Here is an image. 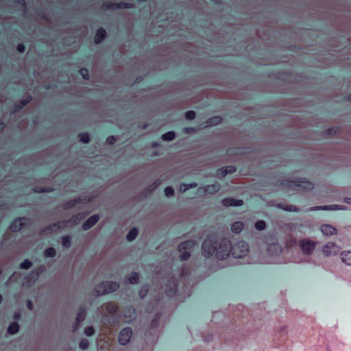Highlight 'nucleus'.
Wrapping results in <instances>:
<instances>
[{"instance_id": "obj_1", "label": "nucleus", "mask_w": 351, "mask_h": 351, "mask_svg": "<svg viewBox=\"0 0 351 351\" xmlns=\"http://www.w3.org/2000/svg\"><path fill=\"white\" fill-rule=\"evenodd\" d=\"M232 245L228 238H223L218 243V239L216 235H211L207 237L202 245V253L206 258L215 256L218 259H224L232 254Z\"/></svg>"}, {"instance_id": "obj_2", "label": "nucleus", "mask_w": 351, "mask_h": 351, "mask_svg": "<svg viewBox=\"0 0 351 351\" xmlns=\"http://www.w3.org/2000/svg\"><path fill=\"white\" fill-rule=\"evenodd\" d=\"M118 282L104 281L96 285L93 292L97 296L116 291L119 288Z\"/></svg>"}, {"instance_id": "obj_3", "label": "nucleus", "mask_w": 351, "mask_h": 351, "mask_svg": "<svg viewBox=\"0 0 351 351\" xmlns=\"http://www.w3.org/2000/svg\"><path fill=\"white\" fill-rule=\"evenodd\" d=\"M279 184L283 187H299L305 191H311L314 188L313 182L301 179L282 180Z\"/></svg>"}, {"instance_id": "obj_4", "label": "nucleus", "mask_w": 351, "mask_h": 351, "mask_svg": "<svg viewBox=\"0 0 351 351\" xmlns=\"http://www.w3.org/2000/svg\"><path fill=\"white\" fill-rule=\"evenodd\" d=\"M249 252L248 244L241 240L234 243L232 247V256L234 258L245 256Z\"/></svg>"}, {"instance_id": "obj_5", "label": "nucleus", "mask_w": 351, "mask_h": 351, "mask_svg": "<svg viewBox=\"0 0 351 351\" xmlns=\"http://www.w3.org/2000/svg\"><path fill=\"white\" fill-rule=\"evenodd\" d=\"M195 245V242L192 240L182 242L178 245V252L180 253V259L182 261H187L191 257V252L189 251Z\"/></svg>"}, {"instance_id": "obj_6", "label": "nucleus", "mask_w": 351, "mask_h": 351, "mask_svg": "<svg viewBox=\"0 0 351 351\" xmlns=\"http://www.w3.org/2000/svg\"><path fill=\"white\" fill-rule=\"evenodd\" d=\"M101 9L104 10H116L118 9H128L134 8V5L131 3L119 2L114 3L111 1H106L101 4Z\"/></svg>"}, {"instance_id": "obj_7", "label": "nucleus", "mask_w": 351, "mask_h": 351, "mask_svg": "<svg viewBox=\"0 0 351 351\" xmlns=\"http://www.w3.org/2000/svg\"><path fill=\"white\" fill-rule=\"evenodd\" d=\"M299 246L304 254L310 255L315 250L316 243L309 239H302L299 241Z\"/></svg>"}, {"instance_id": "obj_8", "label": "nucleus", "mask_w": 351, "mask_h": 351, "mask_svg": "<svg viewBox=\"0 0 351 351\" xmlns=\"http://www.w3.org/2000/svg\"><path fill=\"white\" fill-rule=\"evenodd\" d=\"M145 335V341L149 347H154L158 342L160 330H143Z\"/></svg>"}, {"instance_id": "obj_9", "label": "nucleus", "mask_w": 351, "mask_h": 351, "mask_svg": "<svg viewBox=\"0 0 351 351\" xmlns=\"http://www.w3.org/2000/svg\"><path fill=\"white\" fill-rule=\"evenodd\" d=\"M164 291L168 297L175 296L177 293V280L173 278L169 279L165 285Z\"/></svg>"}, {"instance_id": "obj_10", "label": "nucleus", "mask_w": 351, "mask_h": 351, "mask_svg": "<svg viewBox=\"0 0 351 351\" xmlns=\"http://www.w3.org/2000/svg\"><path fill=\"white\" fill-rule=\"evenodd\" d=\"M90 200V198L88 197H79L66 202L62 207L64 210H69L74 208L77 204H87Z\"/></svg>"}, {"instance_id": "obj_11", "label": "nucleus", "mask_w": 351, "mask_h": 351, "mask_svg": "<svg viewBox=\"0 0 351 351\" xmlns=\"http://www.w3.org/2000/svg\"><path fill=\"white\" fill-rule=\"evenodd\" d=\"M26 221L27 219L25 217H16L10 223L9 229L12 232H18L24 228Z\"/></svg>"}, {"instance_id": "obj_12", "label": "nucleus", "mask_w": 351, "mask_h": 351, "mask_svg": "<svg viewBox=\"0 0 351 351\" xmlns=\"http://www.w3.org/2000/svg\"><path fill=\"white\" fill-rule=\"evenodd\" d=\"M118 342L122 346L127 345L133 335L134 330H119Z\"/></svg>"}, {"instance_id": "obj_13", "label": "nucleus", "mask_w": 351, "mask_h": 351, "mask_svg": "<svg viewBox=\"0 0 351 351\" xmlns=\"http://www.w3.org/2000/svg\"><path fill=\"white\" fill-rule=\"evenodd\" d=\"M220 189V185L218 182L206 185L199 188V191L204 195L210 194L213 195L217 193Z\"/></svg>"}, {"instance_id": "obj_14", "label": "nucleus", "mask_w": 351, "mask_h": 351, "mask_svg": "<svg viewBox=\"0 0 351 351\" xmlns=\"http://www.w3.org/2000/svg\"><path fill=\"white\" fill-rule=\"evenodd\" d=\"M66 224H67L66 221H62L53 223L45 227V228H43V230H42L40 232V234L43 235L48 232H52L54 229L56 230L62 229V228H64Z\"/></svg>"}, {"instance_id": "obj_15", "label": "nucleus", "mask_w": 351, "mask_h": 351, "mask_svg": "<svg viewBox=\"0 0 351 351\" xmlns=\"http://www.w3.org/2000/svg\"><path fill=\"white\" fill-rule=\"evenodd\" d=\"M86 317V309L84 306H80L75 317V326L72 329H78L80 324L85 319Z\"/></svg>"}, {"instance_id": "obj_16", "label": "nucleus", "mask_w": 351, "mask_h": 351, "mask_svg": "<svg viewBox=\"0 0 351 351\" xmlns=\"http://www.w3.org/2000/svg\"><path fill=\"white\" fill-rule=\"evenodd\" d=\"M99 220V215H93L88 218L83 223H82V229L84 230H88L93 227Z\"/></svg>"}, {"instance_id": "obj_17", "label": "nucleus", "mask_w": 351, "mask_h": 351, "mask_svg": "<svg viewBox=\"0 0 351 351\" xmlns=\"http://www.w3.org/2000/svg\"><path fill=\"white\" fill-rule=\"evenodd\" d=\"M346 206L338 205V204H332L328 206H314L310 208L311 211L315 210H345Z\"/></svg>"}, {"instance_id": "obj_18", "label": "nucleus", "mask_w": 351, "mask_h": 351, "mask_svg": "<svg viewBox=\"0 0 351 351\" xmlns=\"http://www.w3.org/2000/svg\"><path fill=\"white\" fill-rule=\"evenodd\" d=\"M221 203L225 207L241 206L243 204V201L233 197H226L222 199Z\"/></svg>"}, {"instance_id": "obj_19", "label": "nucleus", "mask_w": 351, "mask_h": 351, "mask_svg": "<svg viewBox=\"0 0 351 351\" xmlns=\"http://www.w3.org/2000/svg\"><path fill=\"white\" fill-rule=\"evenodd\" d=\"M101 310L110 315H114L118 311L119 306L114 302H106L101 306Z\"/></svg>"}, {"instance_id": "obj_20", "label": "nucleus", "mask_w": 351, "mask_h": 351, "mask_svg": "<svg viewBox=\"0 0 351 351\" xmlns=\"http://www.w3.org/2000/svg\"><path fill=\"white\" fill-rule=\"evenodd\" d=\"M338 251L337 246L334 243H328L322 249V252L326 256L336 254Z\"/></svg>"}, {"instance_id": "obj_21", "label": "nucleus", "mask_w": 351, "mask_h": 351, "mask_svg": "<svg viewBox=\"0 0 351 351\" xmlns=\"http://www.w3.org/2000/svg\"><path fill=\"white\" fill-rule=\"evenodd\" d=\"M237 171V168L234 165H228L222 167L217 170V173L221 177H225L228 174H232Z\"/></svg>"}, {"instance_id": "obj_22", "label": "nucleus", "mask_w": 351, "mask_h": 351, "mask_svg": "<svg viewBox=\"0 0 351 351\" xmlns=\"http://www.w3.org/2000/svg\"><path fill=\"white\" fill-rule=\"evenodd\" d=\"M282 251V246L278 243H273L268 245L267 253L270 256L278 255Z\"/></svg>"}, {"instance_id": "obj_23", "label": "nucleus", "mask_w": 351, "mask_h": 351, "mask_svg": "<svg viewBox=\"0 0 351 351\" xmlns=\"http://www.w3.org/2000/svg\"><path fill=\"white\" fill-rule=\"evenodd\" d=\"M107 36L106 31L103 27H99L97 29L95 37L94 42L96 44H99L103 42V40L106 38Z\"/></svg>"}, {"instance_id": "obj_24", "label": "nucleus", "mask_w": 351, "mask_h": 351, "mask_svg": "<svg viewBox=\"0 0 351 351\" xmlns=\"http://www.w3.org/2000/svg\"><path fill=\"white\" fill-rule=\"evenodd\" d=\"M321 232L327 236H332L337 234V229L329 224H323L320 227Z\"/></svg>"}, {"instance_id": "obj_25", "label": "nucleus", "mask_w": 351, "mask_h": 351, "mask_svg": "<svg viewBox=\"0 0 351 351\" xmlns=\"http://www.w3.org/2000/svg\"><path fill=\"white\" fill-rule=\"evenodd\" d=\"M222 121H223V119L221 116H214L213 117L208 119L204 122V124H205L204 127L207 128L209 126H215V125H219L222 122Z\"/></svg>"}, {"instance_id": "obj_26", "label": "nucleus", "mask_w": 351, "mask_h": 351, "mask_svg": "<svg viewBox=\"0 0 351 351\" xmlns=\"http://www.w3.org/2000/svg\"><path fill=\"white\" fill-rule=\"evenodd\" d=\"M125 279L128 284L136 285L139 281V274L136 271H132L127 275Z\"/></svg>"}, {"instance_id": "obj_27", "label": "nucleus", "mask_w": 351, "mask_h": 351, "mask_svg": "<svg viewBox=\"0 0 351 351\" xmlns=\"http://www.w3.org/2000/svg\"><path fill=\"white\" fill-rule=\"evenodd\" d=\"M276 207L278 208H280L282 210H284L286 211H289V212H298V208L296 206L287 204L285 203H282V202L278 203L276 204Z\"/></svg>"}, {"instance_id": "obj_28", "label": "nucleus", "mask_w": 351, "mask_h": 351, "mask_svg": "<svg viewBox=\"0 0 351 351\" xmlns=\"http://www.w3.org/2000/svg\"><path fill=\"white\" fill-rule=\"evenodd\" d=\"M44 267L43 265L38 266L37 267L34 268L29 274H28V277L30 276L32 278L36 280L39 276L44 271Z\"/></svg>"}, {"instance_id": "obj_29", "label": "nucleus", "mask_w": 351, "mask_h": 351, "mask_svg": "<svg viewBox=\"0 0 351 351\" xmlns=\"http://www.w3.org/2000/svg\"><path fill=\"white\" fill-rule=\"evenodd\" d=\"M86 217V214L84 213H79L69 219L66 220L67 223H72L73 224L78 223L81 220H82Z\"/></svg>"}, {"instance_id": "obj_30", "label": "nucleus", "mask_w": 351, "mask_h": 351, "mask_svg": "<svg viewBox=\"0 0 351 351\" xmlns=\"http://www.w3.org/2000/svg\"><path fill=\"white\" fill-rule=\"evenodd\" d=\"M343 263L347 265H351V251H343L341 254Z\"/></svg>"}, {"instance_id": "obj_31", "label": "nucleus", "mask_w": 351, "mask_h": 351, "mask_svg": "<svg viewBox=\"0 0 351 351\" xmlns=\"http://www.w3.org/2000/svg\"><path fill=\"white\" fill-rule=\"evenodd\" d=\"M244 228V224L241 221L234 222L231 225V230L235 234L240 233Z\"/></svg>"}, {"instance_id": "obj_32", "label": "nucleus", "mask_w": 351, "mask_h": 351, "mask_svg": "<svg viewBox=\"0 0 351 351\" xmlns=\"http://www.w3.org/2000/svg\"><path fill=\"white\" fill-rule=\"evenodd\" d=\"M32 190L34 193H43L53 192L54 189L51 186H34Z\"/></svg>"}, {"instance_id": "obj_33", "label": "nucleus", "mask_w": 351, "mask_h": 351, "mask_svg": "<svg viewBox=\"0 0 351 351\" xmlns=\"http://www.w3.org/2000/svg\"><path fill=\"white\" fill-rule=\"evenodd\" d=\"M243 149H244L243 147L229 148L226 150V154L228 156H235V155L243 154Z\"/></svg>"}, {"instance_id": "obj_34", "label": "nucleus", "mask_w": 351, "mask_h": 351, "mask_svg": "<svg viewBox=\"0 0 351 351\" xmlns=\"http://www.w3.org/2000/svg\"><path fill=\"white\" fill-rule=\"evenodd\" d=\"M138 234V229L136 228H132L128 233L126 238L129 241H134Z\"/></svg>"}, {"instance_id": "obj_35", "label": "nucleus", "mask_w": 351, "mask_h": 351, "mask_svg": "<svg viewBox=\"0 0 351 351\" xmlns=\"http://www.w3.org/2000/svg\"><path fill=\"white\" fill-rule=\"evenodd\" d=\"M72 237L70 235H64L61 238L62 245L66 248H69L71 246Z\"/></svg>"}, {"instance_id": "obj_36", "label": "nucleus", "mask_w": 351, "mask_h": 351, "mask_svg": "<svg viewBox=\"0 0 351 351\" xmlns=\"http://www.w3.org/2000/svg\"><path fill=\"white\" fill-rule=\"evenodd\" d=\"M176 138V133L173 131H169L161 136L163 141H173Z\"/></svg>"}, {"instance_id": "obj_37", "label": "nucleus", "mask_w": 351, "mask_h": 351, "mask_svg": "<svg viewBox=\"0 0 351 351\" xmlns=\"http://www.w3.org/2000/svg\"><path fill=\"white\" fill-rule=\"evenodd\" d=\"M340 132V128L339 127H332L324 130V134L333 136Z\"/></svg>"}, {"instance_id": "obj_38", "label": "nucleus", "mask_w": 351, "mask_h": 351, "mask_svg": "<svg viewBox=\"0 0 351 351\" xmlns=\"http://www.w3.org/2000/svg\"><path fill=\"white\" fill-rule=\"evenodd\" d=\"M79 140L83 143H88L90 141V136L88 132H81L78 134Z\"/></svg>"}, {"instance_id": "obj_39", "label": "nucleus", "mask_w": 351, "mask_h": 351, "mask_svg": "<svg viewBox=\"0 0 351 351\" xmlns=\"http://www.w3.org/2000/svg\"><path fill=\"white\" fill-rule=\"evenodd\" d=\"M56 251L52 247H48L44 251V256L47 258H53L56 256Z\"/></svg>"}, {"instance_id": "obj_40", "label": "nucleus", "mask_w": 351, "mask_h": 351, "mask_svg": "<svg viewBox=\"0 0 351 351\" xmlns=\"http://www.w3.org/2000/svg\"><path fill=\"white\" fill-rule=\"evenodd\" d=\"M266 223L263 220H258L255 222L254 227L257 230H263L266 228Z\"/></svg>"}, {"instance_id": "obj_41", "label": "nucleus", "mask_w": 351, "mask_h": 351, "mask_svg": "<svg viewBox=\"0 0 351 351\" xmlns=\"http://www.w3.org/2000/svg\"><path fill=\"white\" fill-rule=\"evenodd\" d=\"M89 341L87 339H82L79 343V347L82 350H86L89 347Z\"/></svg>"}, {"instance_id": "obj_42", "label": "nucleus", "mask_w": 351, "mask_h": 351, "mask_svg": "<svg viewBox=\"0 0 351 351\" xmlns=\"http://www.w3.org/2000/svg\"><path fill=\"white\" fill-rule=\"evenodd\" d=\"M32 100V97L31 95H28L25 99L21 100L18 104L20 105L19 108H23L25 107Z\"/></svg>"}, {"instance_id": "obj_43", "label": "nucleus", "mask_w": 351, "mask_h": 351, "mask_svg": "<svg viewBox=\"0 0 351 351\" xmlns=\"http://www.w3.org/2000/svg\"><path fill=\"white\" fill-rule=\"evenodd\" d=\"M32 266V263L29 259H25L21 264L20 267L23 269H28Z\"/></svg>"}, {"instance_id": "obj_44", "label": "nucleus", "mask_w": 351, "mask_h": 351, "mask_svg": "<svg viewBox=\"0 0 351 351\" xmlns=\"http://www.w3.org/2000/svg\"><path fill=\"white\" fill-rule=\"evenodd\" d=\"M79 73L83 79L88 80L89 79V71L86 68H82L79 71Z\"/></svg>"}, {"instance_id": "obj_45", "label": "nucleus", "mask_w": 351, "mask_h": 351, "mask_svg": "<svg viewBox=\"0 0 351 351\" xmlns=\"http://www.w3.org/2000/svg\"><path fill=\"white\" fill-rule=\"evenodd\" d=\"M103 330H83L84 335L87 337H91L96 335H101Z\"/></svg>"}, {"instance_id": "obj_46", "label": "nucleus", "mask_w": 351, "mask_h": 351, "mask_svg": "<svg viewBox=\"0 0 351 351\" xmlns=\"http://www.w3.org/2000/svg\"><path fill=\"white\" fill-rule=\"evenodd\" d=\"M205 342H211L214 339V335L213 333H208L206 335L202 334Z\"/></svg>"}, {"instance_id": "obj_47", "label": "nucleus", "mask_w": 351, "mask_h": 351, "mask_svg": "<svg viewBox=\"0 0 351 351\" xmlns=\"http://www.w3.org/2000/svg\"><path fill=\"white\" fill-rule=\"evenodd\" d=\"M165 194L167 197H171L174 195V189L171 186H167L165 190Z\"/></svg>"}, {"instance_id": "obj_48", "label": "nucleus", "mask_w": 351, "mask_h": 351, "mask_svg": "<svg viewBox=\"0 0 351 351\" xmlns=\"http://www.w3.org/2000/svg\"><path fill=\"white\" fill-rule=\"evenodd\" d=\"M148 291H149V285H144L139 293L141 298H143L147 295Z\"/></svg>"}, {"instance_id": "obj_49", "label": "nucleus", "mask_w": 351, "mask_h": 351, "mask_svg": "<svg viewBox=\"0 0 351 351\" xmlns=\"http://www.w3.org/2000/svg\"><path fill=\"white\" fill-rule=\"evenodd\" d=\"M185 117L188 120H193L195 117V112L193 110H189L185 113Z\"/></svg>"}, {"instance_id": "obj_50", "label": "nucleus", "mask_w": 351, "mask_h": 351, "mask_svg": "<svg viewBox=\"0 0 351 351\" xmlns=\"http://www.w3.org/2000/svg\"><path fill=\"white\" fill-rule=\"evenodd\" d=\"M117 140V137L112 135L107 137V138L106 139V142L108 145H112L115 143Z\"/></svg>"}, {"instance_id": "obj_51", "label": "nucleus", "mask_w": 351, "mask_h": 351, "mask_svg": "<svg viewBox=\"0 0 351 351\" xmlns=\"http://www.w3.org/2000/svg\"><path fill=\"white\" fill-rule=\"evenodd\" d=\"M14 2L24 10L27 8V3L25 0H14Z\"/></svg>"}, {"instance_id": "obj_52", "label": "nucleus", "mask_w": 351, "mask_h": 351, "mask_svg": "<svg viewBox=\"0 0 351 351\" xmlns=\"http://www.w3.org/2000/svg\"><path fill=\"white\" fill-rule=\"evenodd\" d=\"M20 105L16 104H14L12 108H11L10 112L11 114H15L18 112L19 110H21L22 108H19Z\"/></svg>"}, {"instance_id": "obj_53", "label": "nucleus", "mask_w": 351, "mask_h": 351, "mask_svg": "<svg viewBox=\"0 0 351 351\" xmlns=\"http://www.w3.org/2000/svg\"><path fill=\"white\" fill-rule=\"evenodd\" d=\"M16 50L19 53H23L25 51V46L23 43H19L16 46Z\"/></svg>"}, {"instance_id": "obj_54", "label": "nucleus", "mask_w": 351, "mask_h": 351, "mask_svg": "<svg viewBox=\"0 0 351 351\" xmlns=\"http://www.w3.org/2000/svg\"><path fill=\"white\" fill-rule=\"evenodd\" d=\"M183 132L185 134H191L195 132V128L193 127H185Z\"/></svg>"}, {"instance_id": "obj_55", "label": "nucleus", "mask_w": 351, "mask_h": 351, "mask_svg": "<svg viewBox=\"0 0 351 351\" xmlns=\"http://www.w3.org/2000/svg\"><path fill=\"white\" fill-rule=\"evenodd\" d=\"M188 189H189V187L188 186L187 184H184V183H182L180 185V191L182 192V193H184L186 192Z\"/></svg>"}, {"instance_id": "obj_56", "label": "nucleus", "mask_w": 351, "mask_h": 351, "mask_svg": "<svg viewBox=\"0 0 351 351\" xmlns=\"http://www.w3.org/2000/svg\"><path fill=\"white\" fill-rule=\"evenodd\" d=\"M6 329H20V326L18 323L13 322Z\"/></svg>"}, {"instance_id": "obj_57", "label": "nucleus", "mask_w": 351, "mask_h": 351, "mask_svg": "<svg viewBox=\"0 0 351 351\" xmlns=\"http://www.w3.org/2000/svg\"><path fill=\"white\" fill-rule=\"evenodd\" d=\"M8 335H17L20 330H5Z\"/></svg>"}, {"instance_id": "obj_58", "label": "nucleus", "mask_w": 351, "mask_h": 351, "mask_svg": "<svg viewBox=\"0 0 351 351\" xmlns=\"http://www.w3.org/2000/svg\"><path fill=\"white\" fill-rule=\"evenodd\" d=\"M343 202L346 204H351V198L346 197L343 199Z\"/></svg>"}, {"instance_id": "obj_59", "label": "nucleus", "mask_w": 351, "mask_h": 351, "mask_svg": "<svg viewBox=\"0 0 351 351\" xmlns=\"http://www.w3.org/2000/svg\"><path fill=\"white\" fill-rule=\"evenodd\" d=\"M160 184V181L159 180H156L154 182V183L153 184V189H155L158 185Z\"/></svg>"}, {"instance_id": "obj_60", "label": "nucleus", "mask_w": 351, "mask_h": 351, "mask_svg": "<svg viewBox=\"0 0 351 351\" xmlns=\"http://www.w3.org/2000/svg\"><path fill=\"white\" fill-rule=\"evenodd\" d=\"M188 186L189 187V189L191 188H195L197 186V184L196 183H191L189 184H187Z\"/></svg>"}, {"instance_id": "obj_61", "label": "nucleus", "mask_w": 351, "mask_h": 351, "mask_svg": "<svg viewBox=\"0 0 351 351\" xmlns=\"http://www.w3.org/2000/svg\"><path fill=\"white\" fill-rule=\"evenodd\" d=\"M159 145H160V144H159L158 143H157V142H152V146L153 147H158Z\"/></svg>"}, {"instance_id": "obj_62", "label": "nucleus", "mask_w": 351, "mask_h": 351, "mask_svg": "<svg viewBox=\"0 0 351 351\" xmlns=\"http://www.w3.org/2000/svg\"><path fill=\"white\" fill-rule=\"evenodd\" d=\"M5 128V124L3 122H0V132H1Z\"/></svg>"}, {"instance_id": "obj_63", "label": "nucleus", "mask_w": 351, "mask_h": 351, "mask_svg": "<svg viewBox=\"0 0 351 351\" xmlns=\"http://www.w3.org/2000/svg\"><path fill=\"white\" fill-rule=\"evenodd\" d=\"M32 306H33V305H32V302H31V301H29V302H28V303H27V307H28V308L32 309Z\"/></svg>"}, {"instance_id": "obj_64", "label": "nucleus", "mask_w": 351, "mask_h": 351, "mask_svg": "<svg viewBox=\"0 0 351 351\" xmlns=\"http://www.w3.org/2000/svg\"><path fill=\"white\" fill-rule=\"evenodd\" d=\"M348 100L351 101V93L348 96Z\"/></svg>"}]
</instances>
